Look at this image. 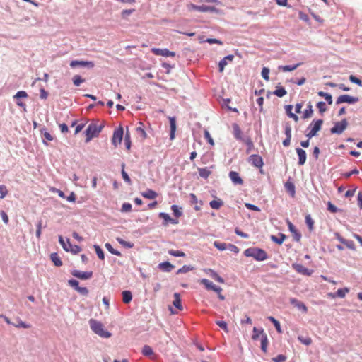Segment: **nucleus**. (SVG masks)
I'll use <instances>...</instances> for the list:
<instances>
[{
    "mask_svg": "<svg viewBox=\"0 0 362 362\" xmlns=\"http://www.w3.org/2000/svg\"><path fill=\"white\" fill-rule=\"evenodd\" d=\"M252 332V339L254 341L257 340L260 334L262 336V334H264L263 329H259L256 327H253Z\"/></svg>",
    "mask_w": 362,
    "mask_h": 362,
    "instance_id": "obj_42",
    "label": "nucleus"
},
{
    "mask_svg": "<svg viewBox=\"0 0 362 362\" xmlns=\"http://www.w3.org/2000/svg\"><path fill=\"white\" fill-rule=\"evenodd\" d=\"M95 64L91 61H83V60H72L70 62V66L73 69L77 67L87 68L88 69H93Z\"/></svg>",
    "mask_w": 362,
    "mask_h": 362,
    "instance_id": "obj_6",
    "label": "nucleus"
},
{
    "mask_svg": "<svg viewBox=\"0 0 362 362\" xmlns=\"http://www.w3.org/2000/svg\"><path fill=\"white\" fill-rule=\"evenodd\" d=\"M141 353L145 356H151L153 354L152 348L148 345H144L142 348Z\"/></svg>",
    "mask_w": 362,
    "mask_h": 362,
    "instance_id": "obj_45",
    "label": "nucleus"
},
{
    "mask_svg": "<svg viewBox=\"0 0 362 362\" xmlns=\"http://www.w3.org/2000/svg\"><path fill=\"white\" fill-rule=\"evenodd\" d=\"M358 101L359 98L358 97H354L349 95H341L337 98L336 105H339L344 103L348 104H354Z\"/></svg>",
    "mask_w": 362,
    "mask_h": 362,
    "instance_id": "obj_9",
    "label": "nucleus"
},
{
    "mask_svg": "<svg viewBox=\"0 0 362 362\" xmlns=\"http://www.w3.org/2000/svg\"><path fill=\"white\" fill-rule=\"evenodd\" d=\"M168 252L169 255L177 257H184L186 256L185 253L180 250H169Z\"/></svg>",
    "mask_w": 362,
    "mask_h": 362,
    "instance_id": "obj_54",
    "label": "nucleus"
},
{
    "mask_svg": "<svg viewBox=\"0 0 362 362\" xmlns=\"http://www.w3.org/2000/svg\"><path fill=\"white\" fill-rule=\"evenodd\" d=\"M292 267L299 274H303L305 276H310L313 274V271L310 270L308 268L305 267L303 264L298 263H293Z\"/></svg>",
    "mask_w": 362,
    "mask_h": 362,
    "instance_id": "obj_13",
    "label": "nucleus"
},
{
    "mask_svg": "<svg viewBox=\"0 0 362 362\" xmlns=\"http://www.w3.org/2000/svg\"><path fill=\"white\" fill-rule=\"evenodd\" d=\"M171 210L173 211V214L174 216H175L177 218H180L182 216L183 213L181 210V208H180L177 205L173 204L171 206Z\"/></svg>",
    "mask_w": 362,
    "mask_h": 362,
    "instance_id": "obj_40",
    "label": "nucleus"
},
{
    "mask_svg": "<svg viewBox=\"0 0 362 362\" xmlns=\"http://www.w3.org/2000/svg\"><path fill=\"white\" fill-rule=\"evenodd\" d=\"M200 284L204 285L206 290L212 291L215 284H213L211 281L206 279H202L200 280Z\"/></svg>",
    "mask_w": 362,
    "mask_h": 362,
    "instance_id": "obj_38",
    "label": "nucleus"
},
{
    "mask_svg": "<svg viewBox=\"0 0 362 362\" xmlns=\"http://www.w3.org/2000/svg\"><path fill=\"white\" fill-rule=\"evenodd\" d=\"M17 323H13V325L18 328H25L28 329L30 327V325L27 324L25 322H23L21 319L17 318Z\"/></svg>",
    "mask_w": 362,
    "mask_h": 362,
    "instance_id": "obj_51",
    "label": "nucleus"
},
{
    "mask_svg": "<svg viewBox=\"0 0 362 362\" xmlns=\"http://www.w3.org/2000/svg\"><path fill=\"white\" fill-rule=\"evenodd\" d=\"M229 177L235 185H243V180L236 171H230Z\"/></svg>",
    "mask_w": 362,
    "mask_h": 362,
    "instance_id": "obj_22",
    "label": "nucleus"
},
{
    "mask_svg": "<svg viewBox=\"0 0 362 362\" xmlns=\"http://www.w3.org/2000/svg\"><path fill=\"white\" fill-rule=\"evenodd\" d=\"M104 127V124L97 125L90 123L84 132L86 135V143L90 142L93 138L98 137Z\"/></svg>",
    "mask_w": 362,
    "mask_h": 362,
    "instance_id": "obj_3",
    "label": "nucleus"
},
{
    "mask_svg": "<svg viewBox=\"0 0 362 362\" xmlns=\"http://www.w3.org/2000/svg\"><path fill=\"white\" fill-rule=\"evenodd\" d=\"M244 255L247 257H253L257 261H264L268 258L267 252L259 247H252L246 249Z\"/></svg>",
    "mask_w": 362,
    "mask_h": 362,
    "instance_id": "obj_2",
    "label": "nucleus"
},
{
    "mask_svg": "<svg viewBox=\"0 0 362 362\" xmlns=\"http://www.w3.org/2000/svg\"><path fill=\"white\" fill-rule=\"evenodd\" d=\"M208 274L215 281H216L219 283H221V284H223L225 282L224 279L221 276H219L217 274V272H216L214 270L209 269Z\"/></svg>",
    "mask_w": 362,
    "mask_h": 362,
    "instance_id": "obj_33",
    "label": "nucleus"
},
{
    "mask_svg": "<svg viewBox=\"0 0 362 362\" xmlns=\"http://www.w3.org/2000/svg\"><path fill=\"white\" fill-rule=\"evenodd\" d=\"M141 195L148 199H154L158 197V193L151 189H148L146 191L141 193Z\"/></svg>",
    "mask_w": 362,
    "mask_h": 362,
    "instance_id": "obj_28",
    "label": "nucleus"
},
{
    "mask_svg": "<svg viewBox=\"0 0 362 362\" xmlns=\"http://www.w3.org/2000/svg\"><path fill=\"white\" fill-rule=\"evenodd\" d=\"M348 125L347 119L344 118L340 122L334 123V126L330 129V132L332 134H341L347 128Z\"/></svg>",
    "mask_w": 362,
    "mask_h": 362,
    "instance_id": "obj_5",
    "label": "nucleus"
},
{
    "mask_svg": "<svg viewBox=\"0 0 362 362\" xmlns=\"http://www.w3.org/2000/svg\"><path fill=\"white\" fill-rule=\"evenodd\" d=\"M117 241L120 244L122 245V246H124V247L126 248H133L134 246V244L133 243H131V242H128V241H126L124 240H123L122 238H117Z\"/></svg>",
    "mask_w": 362,
    "mask_h": 362,
    "instance_id": "obj_48",
    "label": "nucleus"
},
{
    "mask_svg": "<svg viewBox=\"0 0 362 362\" xmlns=\"http://www.w3.org/2000/svg\"><path fill=\"white\" fill-rule=\"evenodd\" d=\"M287 225L289 231L292 233L293 240L298 243L300 242L302 237L300 232H299L296 226L288 220H287Z\"/></svg>",
    "mask_w": 362,
    "mask_h": 362,
    "instance_id": "obj_15",
    "label": "nucleus"
},
{
    "mask_svg": "<svg viewBox=\"0 0 362 362\" xmlns=\"http://www.w3.org/2000/svg\"><path fill=\"white\" fill-rule=\"evenodd\" d=\"M170 122V139L172 141L175 139L176 132V119L175 117H169Z\"/></svg>",
    "mask_w": 362,
    "mask_h": 362,
    "instance_id": "obj_20",
    "label": "nucleus"
},
{
    "mask_svg": "<svg viewBox=\"0 0 362 362\" xmlns=\"http://www.w3.org/2000/svg\"><path fill=\"white\" fill-rule=\"evenodd\" d=\"M140 124V126L136 127V131L141 134V136L143 137V139H146L147 137V134H146V132H145L144 129V124L142 122H139Z\"/></svg>",
    "mask_w": 362,
    "mask_h": 362,
    "instance_id": "obj_62",
    "label": "nucleus"
},
{
    "mask_svg": "<svg viewBox=\"0 0 362 362\" xmlns=\"http://www.w3.org/2000/svg\"><path fill=\"white\" fill-rule=\"evenodd\" d=\"M93 248L95 251V253H96L98 257L100 260H104L105 259V253H104V251L103 250V249L98 245H94Z\"/></svg>",
    "mask_w": 362,
    "mask_h": 362,
    "instance_id": "obj_41",
    "label": "nucleus"
},
{
    "mask_svg": "<svg viewBox=\"0 0 362 362\" xmlns=\"http://www.w3.org/2000/svg\"><path fill=\"white\" fill-rule=\"evenodd\" d=\"M232 127H233V129L234 137L237 140L240 141H243V140H245L246 137H244L243 136V132H242L240 127H239V125L237 123H233Z\"/></svg>",
    "mask_w": 362,
    "mask_h": 362,
    "instance_id": "obj_19",
    "label": "nucleus"
},
{
    "mask_svg": "<svg viewBox=\"0 0 362 362\" xmlns=\"http://www.w3.org/2000/svg\"><path fill=\"white\" fill-rule=\"evenodd\" d=\"M284 133L286 136L291 137V127L289 122H286L284 124Z\"/></svg>",
    "mask_w": 362,
    "mask_h": 362,
    "instance_id": "obj_58",
    "label": "nucleus"
},
{
    "mask_svg": "<svg viewBox=\"0 0 362 362\" xmlns=\"http://www.w3.org/2000/svg\"><path fill=\"white\" fill-rule=\"evenodd\" d=\"M105 247L106 249L112 255H117V256H122V254L119 251L114 249L112 246V245L109 243H105Z\"/></svg>",
    "mask_w": 362,
    "mask_h": 362,
    "instance_id": "obj_50",
    "label": "nucleus"
},
{
    "mask_svg": "<svg viewBox=\"0 0 362 362\" xmlns=\"http://www.w3.org/2000/svg\"><path fill=\"white\" fill-rule=\"evenodd\" d=\"M284 187H285L286 190L290 194V195L292 197H293L296 194V187H295V185L293 184V182H292L291 181H290V180H288L284 184Z\"/></svg>",
    "mask_w": 362,
    "mask_h": 362,
    "instance_id": "obj_25",
    "label": "nucleus"
},
{
    "mask_svg": "<svg viewBox=\"0 0 362 362\" xmlns=\"http://www.w3.org/2000/svg\"><path fill=\"white\" fill-rule=\"evenodd\" d=\"M323 122L322 119H313L308 127V129H310V131L305 136L308 139L315 136L317 132L321 130Z\"/></svg>",
    "mask_w": 362,
    "mask_h": 362,
    "instance_id": "obj_4",
    "label": "nucleus"
},
{
    "mask_svg": "<svg viewBox=\"0 0 362 362\" xmlns=\"http://www.w3.org/2000/svg\"><path fill=\"white\" fill-rule=\"evenodd\" d=\"M234 56L233 54H228L223 58L218 63V71L222 73L228 64V61L232 62Z\"/></svg>",
    "mask_w": 362,
    "mask_h": 362,
    "instance_id": "obj_21",
    "label": "nucleus"
},
{
    "mask_svg": "<svg viewBox=\"0 0 362 362\" xmlns=\"http://www.w3.org/2000/svg\"><path fill=\"white\" fill-rule=\"evenodd\" d=\"M158 217L163 220L162 225L164 226H168V223H172V224H177L178 223L177 219L171 218L168 214L165 213V212H160L158 214Z\"/></svg>",
    "mask_w": 362,
    "mask_h": 362,
    "instance_id": "obj_14",
    "label": "nucleus"
},
{
    "mask_svg": "<svg viewBox=\"0 0 362 362\" xmlns=\"http://www.w3.org/2000/svg\"><path fill=\"white\" fill-rule=\"evenodd\" d=\"M284 108H285L286 113L288 117L293 119L295 122L298 121L299 118H298V115L292 112V110H293L292 105H285Z\"/></svg>",
    "mask_w": 362,
    "mask_h": 362,
    "instance_id": "obj_24",
    "label": "nucleus"
},
{
    "mask_svg": "<svg viewBox=\"0 0 362 362\" xmlns=\"http://www.w3.org/2000/svg\"><path fill=\"white\" fill-rule=\"evenodd\" d=\"M301 63H297L293 65H285V66H279V69L282 70L283 71L287 72V71H292L296 70Z\"/></svg>",
    "mask_w": 362,
    "mask_h": 362,
    "instance_id": "obj_34",
    "label": "nucleus"
},
{
    "mask_svg": "<svg viewBox=\"0 0 362 362\" xmlns=\"http://www.w3.org/2000/svg\"><path fill=\"white\" fill-rule=\"evenodd\" d=\"M243 142L247 145V148L246 149V153L249 154L252 149L254 148V144L252 139L247 136L245 140L243 141Z\"/></svg>",
    "mask_w": 362,
    "mask_h": 362,
    "instance_id": "obj_44",
    "label": "nucleus"
},
{
    "mask_svg": "<svg viewBox=\"0 0 362 362\" xmlns=\"http://www.w3.org/2000/svg\"><path fill=\"white\" fill-rule=\"evenodd\" d=\"M305 223L309 230L310 232L313 231L314 229V221L310 214L305 216Z\"/></svg>",
    "mask_w": 362,
    "mask_h": 362,
    "instance_id": "obj_46",
    "label": "nucleus"
},
{
    "mask_svg": "<svg viewBox=\"0 0 362 362\" xmlns=\"http://www.w3.org/2000/svg\"><path fill=\"white\" fill-rule=\"evenodd\" d=\"M50 259L56 267H61L63 262L57 252H53L50 255Z\"/></svg>",
    "mask_w": 362,
    "mask_h": 362,
    "instance_id": "obj_32",
    "label": "nucleus"
},
{
    "mask_svg": "<svg viewBox=\"0 0 362 362\" xmlns=\"http://www.w3.org/2000/svg\"><path fill=\"white\" fill-rule=\"evenodd\" d=\"M66 242L69 244V251L71 252L74 255L78 254L81 250V247L78 245H72L70 243L69 238H66Z\"/></svg>",
    "mask_w": 362,
    "mask_h": 362,
    "instance_id": "obj_39",
    "label": "nucleus"
},
{
    "mask_svg": "<svg viewBox=\"0 0 362 362\" xmlns=\"http://www.w3.org/2000/svg\"><path fill=\"white\" fill-rule=\"evenodd\" d=\"M71 274L81 280H88L92 278L93 272H81L79 270L74 269L71 271Z\"/></svg>",
    "mask_w": 362,
    "mask_h": 362,
    "instance_id": "obj_12",
    "label": "nucleus"
},
{
    "mask_svg": "<svg viewBox=\"0 0 362 362\" xmlns=\"http://www.w3.org/2000/svg\"><path fill=\"white\" fill-rule=\"evenodd\" d=\"M41 134L48 141H52L53 136L51 135L49 132H47V129L45 127H43L40 129Z\"/></svg>",
    "mask_w": 362,
    "mask_h": 362,
    "instance_id": "obj_57",
    "label": "nucleus"
},
{
    "mask_svg": "<svg viewBox=\"0 0 362 362\" xmlns=\"http://www.w3.org/2000/svg\"><path fill=\"white\" fill-rule=\"evenodd\" d=\"M290 303L299 310H301L303 313H306L308 312V308L303 302L300 301L296 298H292L290 299Z\"/></svg>",
    "mask_w": 362,
    "mask_h": 362,
    "instance_id": "obj_17",
    "label": "nucleus"
},
{
    "mask_svg": "<svg viewBox=\"0 0 362 362\" xmlns=\"http://www.w3.org/2000/svg\"><path fill=\"white\" fill-rule=\"evenodd\" d=\"M124 144H125V147L127 150H129L131 148L132 141H131L130 134L128 131H127V132L124 135Z\"/></svg>",
    "mask_w": 362,
    "mask_h": 362,
    "instance_id": "obj_53",
    "label": "nucleus"
},
{
    "mask_svg": "<svg viewBox=\"0 0 362 362\" xmlns=\"http://www.w3.org/2000/svg\"><path fill=\"white\" fill-rule=\"evenodd\" d=\"M151 52L157 56L175 57V52L168 49L152 48Z\"/></svg>",
    "mask_w": 362,
    "mask_h": 362,
    "instance_id": "obj_16",
    "label": "nucleus"
},
{
    "mask_svg": "<svg viewBox=\"0 0 362 362\" xmlns=\"http://www.w3.org/2000/svg\"><path fill=\"white\" fill-rule=\"evenodd\" d=\"M247 162L257 168H262L264 165L262 158L258 154H252L247 158Z\"/></svg>",
    "mask_w": 362,
    "mask_h": 362,
    "instance_id": "obj_10",
    "label": "nucleus"
},
{
    "mask_svg": "<svg viewBox=\"0 0 362 362\" xmlns=\"http://www.w3.org/2000/svg\"><path fill=\"white\" fill-rule=\"evenodd\" d=\"M316 107L319 110V112L322 115L325 112L327 111L326 103L324 101H320L317 103Z\"/></svg>",
    "mask_w": 362,
    "mask_h": 362,
    "instance_id": "obj_56",
    "label": "nucleus"
},
{
    "mask_svg": "<svg viewBox=\"0 0 362 362\" xmlns=\"http://www.w3.org/2000/svg\"><path fill=\"white\" fill-rule=\"evenodd\" d=\"M132 206L130 203L124 202L122 204L120 211L122 213L130 212L132 211Z\"/></svg>",
    "mask_w": 362,
    "mask_h": 362,
    "instance_id": "obj_60",
    "label": "nucleus"
},
{
    "mask_svg": "<svg viewBox=\"0 0 362 362\" xmlns=\"http://www.w3.org/2000/svg\"><path fill=\"white\" fill-rule=\"evenodd\" d=\"M91 330L102 338H110L112 333L105 329L104 325L95 319H90L88 321Z\"/></svg>",
    "mask_w": 362,
    "mask_h": 362,
    "instance_id": "obj_1",
    "label": "nucleus"
},
{
    "mask_svg": "<svg viewBox=\"0 0 362 362\" xmlns=\"http://www.w3.org/2000/svg\"><path fill=\"white\" fill-rule=\"evenodd\" d=\"M158 268L162 272H170L175 268V266L170 262L165 261L158 264Z\"/></svg>",
    "mask_w": 362,
    "mask_h": 362,
    "instance_id": "obj_23",
    "label": "nucleus"
},
{
    "mask_svg": "<svg viewBox=\"0 0 362 362\" xmlns=\"http://www.w3.org/2000/svg\"><path fill=\"white\" fill-rule=\"evenodd\" d=\"M72 81L76 86H79L82 83L85 82V79L79 75H75L73 77Z\"/></svg>",
    "mask_w": 362,
    "mask_h": 362,
    "instance_id": "obj_55",
    "label": "nucleus"
},
{
    "mask_svg": "<svg viewBox=\"0 0 362 362\" xmlns=\"http://www.w3.org/2000/svg\"><path fill=\"white\" fill-rule=\"evenodd\" d=\"M269 72H270V70L268 67L264 66L262 68L261 75L264 80H266V81L269 80Z\"/></svg>",
    "mask_w": 362,
    "mask_h": 362,
    "instance_id": "obj_61",
    "label": "nucleus"
},
{
    "mask_svg": "<svg viewBox=\"0 0 362 362\" xmlns=\"http://www.w3.org/2000/svg\"><path fill=\"white\" fill-rule=\"evenodd\" d=\"M296 151L298 157V165H303L305 163L307 159V153L305 151L301 148H296Z\"/></svg>",
    "mask_w": 362,
    "mask_h": 362,
    "instance_id": "obj_18",
    "label": "nucleus"
},
{
    "mask_svg": "<svg viewBox=\"0 0 362 362\" xmlns=\"http://www.w3.org/2000/svg\"><path fill=\"white\" fill-rule=\"evenodd\" d=\"M272 94L275 95L279 98H282L287 94V91L284 87L279 85L276 86V89L272 93Z\"/></svg>",
    "mask_w": 362,
    "mask_h": 362,
    "instance_id": "obj_29",
    "label": "nucleus"
},
{
    "mask_svg": "<svg viewBox=\"0 0 362 362\" xmlns=\"http://www.w3.org/2000/svg\"><path fill=\"white\" fill-rule=\"evenodd\" d=\"M209 205L211 209L218 210L223 205V202L220 199H214L209 202Z\"/></svg>",
    "mask_w": 362,
    "mask_h": 362,
    "instance_id": "obj_35",
    "label": "nucleus"
},
{
    "mask_svg": "<svg viewBox=\"0 0 362 362\" xmlns=\"http://www.w3.org/2000/svg\"><path fill=\"white\" fill-rule=\"evenodd\" d=\"M287 359V357L284 354H279L276 357L272 358V361L274 362H285Z\"/></svg>",
    "mask_w": 362,
    "mask_h": 362,
    "instance_id": "obj_64",
    "label": "nucleus"
},
{
    "mask_svg": "<svg viewBox=\"0 0 362 362\" xmlns=\"http://www.w3.org/2000/svg\"><path fill=\"white\" fill-rule=\"evenodd\" d=\"M349 292V288L344 287L342 288H339L337 292H335V296L338 298H343L345 297L346 294Z\"/></svg>",
    "mask_w": 362,
    "mask_h": 362,
    "instance_id": "obj_49",
    "label": "nucleus"
},
{
    "mask_svg": "<svg viewBox=\"0 0 362 362\" xmlns=\"http://www.w3.org/2000/svg\"><path fill=\"white\" fill-rule=\"evenodd\" d=\"M27 98H28V95L25 90H19L13 95L16 105L23 108L24 111H26V105L21 100Z\"/></svg>",
    "mask_w": 362,
    "mask_h": 362,
    "instance_id": "obj_7",
    "label": "nucleus"
},
{
    "mask_svg": "<svg viewBox=\"0 0 362 362\" xmlns=\"http://www.w3.org/2000/svg\"><path fill=\"white\" fill-rule=\"evenodd\" d=\"M125 164L123 163L122 164V177L123 180L129 185L132 184V180L130 179L127 173L124 170Z\"/></svg>",
    "mask_w": 362,
    "mask_h": 362,
    "instance_id": "obj_47",
    "label": "nucleus"
},
{
    "mask_svg": "<svg viewBox=\"0 0 362 362\" xmlns=\"http://www.w3.org/2000/svg\"><path fill=\"white\" fill-rule=\"evenodd\" d=\"M267 319L273 324L278 333H282L280 322L276 318L272 316H269Z\"/></svg>",
    "mask_w": 362,
    "mask_h": 362,
    "instance_id": "obj_37",
    "label": "nucleus"
},
{
    "mask_svg": "<svg viewBox=\"0 0 362 362\" xmlns=\"http://www.w3.org/2000/svg\"><path fill=\"white\" fill-rule=\"evenodd\" d=\"M124 136V129L122 127L119 126L118 128L115 129L112 138V144L117 146L118 144H120L122 143V139Z\"/></svg>",
    "mask_w": 362,
    "mask_h": 362,
    "instance_id": "obj_8",
    "label": "nucleus"
},
{
    "mask_svg": "<svg viewBox=\"0 0 362 362\" xmlns=\"http://www.w3.org/2000/svg\"><path fill=\"white\" fill-rule=\"evenodd\" d=\"M269 344L267 335L266 334H263L261 337V349L263 352L266 353L267 351V346Z\"/></svg>",
    "mask_w": 362,
    "mask_h": 362,
    "instance_id": "obj_36",
    "label": "nucleus"
},
{
    "mask_svg": "<svg viewBox=\"0 0 362 362\" xmlns=\"http://www.w3.org/2000/svg\"><path fill=\"white\" fill-rule=\"evenodd\" d=\"M313 115V105L310 102H308L307 104V108L304 110L303 113L302 118L305 119L310 118Z\"/></svg>",
    "mask_w": 362,
    "mask_h": 362,
    "instance_id": "obj_27",
    "label": "nucleus"
},
{
    "mask_svg": "<svg viewBox=\"0 0 362 362\" xmlns=\"http://www.w3.org/2000/svg\"><path fill=\"white\" fill-rule=\"evenodd\" d=\"M199 175L201 177L207 179L209 176L211 175V172L208 170L207 168H198Z\"/></svg>",
    "mask_w": 362,
    "mask_h": 362,
    "instance_id": "obj_43",
    "label": "nucleus"
},
{
    "mask_svg": "<svg viewBox=\"0 0 362 362\" xmlns=\"http://www.w3.org/2000/svg\"><path fill=\"white\" fill-rule=\"evenodd\" d=\"M174 300L173 302V305L178 310H182L183 307L182 305V300L180 293H175L173 294Z\"/></svg>",
    "mask_w": 362,
    "mask_h": 362,
    "instance_id": "obj_26",
    "label": "nucleus"
},
{
    "mask_svg": "<svg viewBox=\"0 0 362 362\" xmlns=\"http://www.w3.org/2000/svg\"><path fill=\"white\" fill-rule=\"evenodd\" d=\"M286 238V235L281 233H279V237L274 235H271L272 241L278 245H281Z\"/></svg>",
    "mask_w": 362,
    "mask_h": 362,
    "instance_id": "obj_31",
    "label": "nucleus"
},
{
    "mask_svg": "<svg viewBox=\"0 0 362 362\" xmlns=\"http://www.w3.org/2000/svg\"><path fill=\"white\" fill-rule=\"evenodd\" d=\"M227 245L225 243H221L218 241H215L214 243V245L216 248H217L218 250L223 251L227 249Z\"/></svg>",
    "mask_w": 362,
    "mask_h": 362,
    "instance_id": "obj_59",
    "label": "nucleus"
},
{
    "mask_svg": "<svg viewBox=\"0 0 362 362\" xmlns=\"http://www.w3.org/2000/svg\"><path fill=\"white\" fill-rule=\"evenodd\" d=\"M194 269V267L191 266V265H184L182 267L180 268L176 274H185L187 272H189L190 271H192Z\"/></svg>",
    "mask_w": 362,
    "mask_h": 362,
    "instance_id": "obj_52",
    "label": "nucleus"
},
{
    "mask_svg": "<svg viewBox=\"0 0 362 362\" xmlns=\"http://www.w3.org/2000/svg\"><path fill=\"white\" fill-rule=\"evenodd\" d=\"M349 78L351 83L357 84L359 86H362V81L356 76L350 75Z\"/></svg>",
    "mask_w": 362,
    "mask_h": 362,
    "instance_id": "obj_63",
    "label": "nucleus"
},
{
    "mask_svg": "<svg viewBox=\"0 0 362 362\" xmlns=\"http://www.w3.org/2000/svg\"><path fill=\"white\" fill-rule=\"evenodd\" d=\"M122 301L125 304L129 303L132 300V292L129 290H124L122 292Z\"/></svg>",
    "mask_w": 362,
    "mask_h": 362,
    "instance_id": "obj_30",
    "label": "nucleus"
},
{
    "mask_svg": "<svg viewBox=\"0 0 362 362\" xmlns=\"http://www.w3.org/2000/svg\"><path fill=\"white\" fill-rule=\"evenodd\" d=\"M191 8L194 11H198L200 12H211V13H219V9L216 8L215 6L202 5L197 6L192 4Z\"/></svg>",
    "mask_w": 362,
    "mask_h": 362,
    "instance_id": "obj_11",
    "label": "nucleus"
}]
</instances>
